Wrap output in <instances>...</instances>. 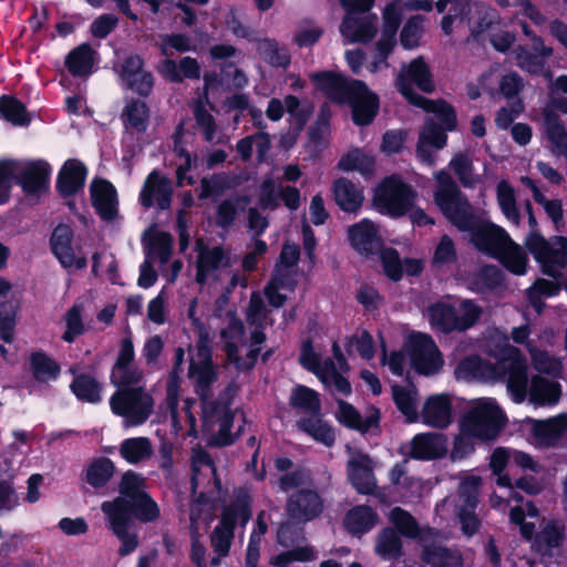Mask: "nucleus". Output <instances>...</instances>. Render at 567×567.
I'll return each instance as SVG.
<instances>
[{"label":"nucleus","instance_id":"obj_57","mask_svg":"<svg viewBox=\"0 0 567 567\" xmlns=\"http://www.w3.org/2000/svg\"><path fill=\"white\" fill-rule=\"evenodd\" d=\"M457 251L453 239L449 235H443L436 245L431 265L433 268H442L456 262Z\"/></svg>","mask_w":567,"mask_h":567},{"label":"nucleus","instance_id":"obj_24","mask_svg":"<svg viewBox=\"0 0 567 567\" xmlns=\"http://www.w3.org/2000/svg\"><path fill=\"white\" fill-rule=\"evenodd\" d=\"M422 422L435 429H446L452 423V400L446 393L430 395L421 412Z\"/></svg>","mask_w":567,"mask_h":567},{"label":"nucleus","instance_id":"obj_20","mask_svg":"<svg viewBox=\"0 0 567 567\" xmlns=\"http://www.w3.org/2000/svg\"><path fill=\"white\" fill-rule=\"evenodd\" d=\"M91 203L101 219L111 221L117 216V192L107 179H94L90 185Z\"/></svg>","mask_w":567,"mask_h":567},{"label":"nucleus","instance_id":"obj_31","mask_svg":"<svg viewBox=\"0 0 567 567\" xmlns=\"http://www.w3.org/2000/svg\"><path fill=\"white\" fill-rule=\"evenodd\" d=\"M567 431V414H559L547 420H533L532 434L542 444L553 446Z\"/></svg>","mask_w":567,"mask_h":567},{"label":"nucleus","instance_id":"obj_42","mask_svg":"<svg viewBox=\"0 0 567 567\" xmlns=\"http://www.w3.org/2000/svg\"><path fill=\"white\" fill-rule=\"evenodd\" d=\"M544 126L547 140L559 154L567 158V131L555 111L550 109L544 111Z\"/></svg>","mask_w":567,"mask_h":567},{"label":"nucleus","instance_id":"obj_9","mask_svg":"<svg viewBox=\"0 0 567 567\" xmlns=\"http://www.w3.org/2000/svg\"><path fill=\"white\" fill-rule=\"evenodd\" d=\"M505 424L506 415L497 403L484 400L463 416L460 427L481 441H492Z\"/></svg>","mask_w":567,"mask_h":567},{"label":"nucleus","instance_id":"obj_50","mask_svg":"<svg viewBox=\"0 0 567 567\" xmlns=\"http://www.w3.org/2000/svg\"><path fill=\"white\" fill-rule=\"evenodd\" d=\"M153 453L148 437L125 439L120 445L121 456L130 464H137L151 457Z\"/></svg>","mask_w":567,"mask_h":567},{"label":"nucleus","instance_id":"obj_56","mask_svg":"<svg viewBox=\"0 0 567 567\" xmlns=\"http://www.w3.org/2000/svg\"><path fill=\"white\" fill-rule=\"evenodd\" d=\"M197 262L215 271L219 268L230 267V257L225 252L221 246H214L212 248L203 247L198 251Z\"/></svg>","mask_w":567,"mask_h":567},{"label":"nucleus","instance_id":"obj_64","mask_svg":"<svg viewBox=\"0 0 567 567\" xmlns=\"http://www.w3.org/2000/svg\"><path fill=\"white\" fill-rule=\"evenodd\" d=\"M134 518L142 523H152L156 520L161 511L154 498H127Z\"/></svg>","mask_w":567,"mask_h":567},{"label":"nucleus","instance_id":"obj_10","mask_svg":"<svg viewBox=\"0 0 567 567\" xmlns=\"http://www.w3.org/2000/svg\"><path fill=\"white\" fill-rule=\"evenodd\" d=\"M112 412L124 417L127 426L144 424L153 413L154 399L143 386L120 389L110 399Z\"/></svg>","mask_w":567,"mask_h":567},{"label":"nucleus","instance_id":"obj_41","mask_svg":"<svg viewBox=\"0 0 567 567\" xmlns=\"http://www.w3.org/2000/svg\"><path fill=\"white\" fill-rule=\"evenodd\" d=\"M415 107L422 109L427 113H433L439 120V124L445 130L453 132L457 127V114L455 107L444 99L430 100L425 97V103H417Z\"/></svg>","mask_w":567,"mask_h":567},{"label":"nucleus","instance_id":"obj_13","mask_svg":"<svg viewBox=\"0 0 567 567\" xmlns=\"http://www.w3.org/2000/svg\"><path fill=\"white\" fill-rule=\"evenodd\" d=\"M409 358L411 367L421 375H433L443 365V358L433 338L426 333H414L410 338Z\"/></svg>","mask_w":567,"mask_h":567},{"label":"nucleus","instance_id":"obj_29","mask_svg":"<svg viewBox=\"0 0 567 567\" xmlns=\"http://www.w3.org/2000/svg\"><path fill=\"white\" fill-rule=\"evenodd\" d=\"M332 193L336 204L346 213H357L364 200L362 189L344 177L333 182Z\"/></svg>","mask_w":567,"mask_h":567},{"label":"nucleus","instance_id":"obj_14","mask_svg":"<svg viewBox=\"0 0 567 567\" xmlns=\"http://www.w3.org/2000/svg\"><path fill=\"white\" fill-rule=\"evenodd\" d=\"M144 60L138 54L126 56L120 65L118 76L124 89L141 97H148L154 87V75L144 69Z\"/></svg>","mask_w":567,"mask_h":567},{"label":"nucleus","instance_id":"obj_21","mask_svg":"<svg viewBox=\"0 0 567 567\" xmlns=\"http://www.w3.org/2000/svg\"><path fill=\"white\" fill-rule=\"evenodd\" d=\"M336 419L347 429L365 434L372 429L380 430L381 412L378 408L372 406L370 413L362 417L361 413L351 403L338 400Z\"/></svg>","mask_w":567,"mask_h":567},{"label":"nucleus","instance_id":"obj_36","mask_svg":"<svg viewBox=\"0 0 567 567\" xmlns=\"http://www.w3.org/2000/svg\"><path fill=\"white\" fill-rule=\"evenodd\" d=\"M233 502L223 508L220 520L217 526L235 533L237 524L243 527L251 518V498H231Z\"/></svg>","mask_w":567,"mask_h":567},{"label":"nucleus","instance_id":"obj_19","mask_svg":"<svg viewBox=\"0 0 567 567\" xmlns=\"http://www.w3.org/2000/svg\"><path fill=\"white\" fill-rule=\"evenodd\" d=\"M389 520L393 525L392 528L398 532L400 537L426 542L439 536L436 528L429 525L421 526L410 512L399 506L390 511Z\"/></svg>","mask_w":567,"mask_h":567},{"label":"nucleus","instance_id":"obj_15","mask_svg":"<svg viewBox=\"0 0 567 567\" xmlns=\"http://www.w3.org/2000/svg\"><path fill=\"white\" fill-rule=\"evenodd\" d=\"M197 357L199 361L193 359L188 367V378L194 379V391L204 401V398H213V384L218 379V372L214 365L212 350L204 343L197 344Z\"/></svg>","mask_w":567,"mask_h":567},{"label":"nucleus","instance_id":"obj_11","mask_svg":"<svg viewBox=\"0 0 567 567\" xmlns=\"http://www.w3.org/2000/svg\"><path fill=\"white\" fill-rule=\"evenodd\" d=\"M101 509L105 514L107 528L121 542L120 556L133 553L138 547V536L130 532L134 523V512H132L127 498H113V501L104 502Z\"/></svg>","mask_w":567,"mask_h":567},{"label":"nucleus","instance_id":"obj_39","mask_svg":"<svg viewBox=\"0 0 567 567\" xmlns=\"http://www.w3.org/2000/svg\"><path fill=\"white\" fill-rule=\"evenodd\" d=\"M422 559L433 567H462V555L446 546L430 544L422 549Z\"/></svg>","mask_w":567,"mask_h":567},{"label":"nucleus","instance_id":"obj_4","mask_svg":"<svg viewBox=\"0 0 567 567\" xmlns=\"http://www.w3.org/2000/svg\"><path fill=\"white\" fill-rule=\"evenodd\" d=\"M416 199L415 188L401 175L391 174L383 177L374 188L372 204L380 214L399 219L412 210Z\"/></svg>","mask_w":567,"mask_h":567},{"label":"nucleus","instance_id":"obj_3","mask_svg":"<svg viewBox=\"0 0 567 567\" xmlns=\"http://www.w3.org/2000/svg\"><path fill=\"white\" fill-rule=\"evenodd\" d=\"M16 159H0V205L9 202L12 183L27 195H40L50 188L52 167L45 159L30 161L20 172Z\"/></svg>","mask_w":567,"mask_h":567},{"label":"nucleus","instance_id":"obj_18","mask_svg":"<svg viewBox=\"0 0 567 567\" xmlns=\"http://www.w3.org/2000/svg\"><path fill=\"white\" fill-rule=\"evenodd\" d=\"M347 474L351 485L360 495L378 496L374 494L377 480L373 473V461L364 453L358 452L347 463Z\"/></svg>","mask_w":567,"mask_h":567},{"label":"nucleus","instance_id":"obj_30","mask_svg":"<svg viewBox=\"0 0 567 567\" xmlns=\"http://www.w3.org/2000/svg\"><path fill=\"white\" fill-rule=\"evenodd\" d=\"M96 51L84 42L72 49L65 56L64 64L74 78H84L93 72Z\"/></svg>","mask_w":567,"mask_h":567},{"label":"nucleus","instance_id":"obj_17","mask_svg":"<svg viewBox=\"0 0 567 567\" xmlns=\"http://www.w3.org/2000/svg\"><path fill=\"white\" fill-rule=\"evenodd\" d=\"M377 32L378 16L373 12H346L340 24V33L349 43H368L374 39Z\"/></svg>","mask_w":567,"mask_h":567},{"label":"nucleus","instance_id":"obj_23","mask_svg":"<svg viewBox=\"0 0 567 567\" xmlns=\"http://www.w3.org/2000/svg\"><path fill=\"white\" fill-rule=\"evenodd\" d=\"M87 175L86 166L76 158L64 162L56 177V192L63 198H69L84 187Z\"/></svg>","mask_w":567,"mask_h":567},{"label":"nucleus","instance_id":"obj_16","mask_svg":"<svg viewBox=\"0 0 567 567\" xmlns=\"http://www.w3.org/2000/svg\"><path fill=\"white\" fill-rule=\"evenodd\" d=\"M348 239L351 247L364 258L375 257L385 246L378 226L369 218L349 226Z\"/></svg>","mask_w":567,"mask_h":567},{"label":"nucleus","instance_id":"obj_47","mask_svg":"<svg viewBox=\"0 0 567 567\" xmlns=\"http://www.w3.org/2000/svg\"><path fill=\"white\" fill-rule=\"evenodd\" d=\"M495 259L513 275L523 276L527 271V255L513 239L512 244L504 246L502 252Z\"/></svg>","mask_w":567,"mask_h":567},{"label":"nucleus","instance_id":"obj_54","mask_svg":"<svg viewBox=\"0 0 567 567\" xmlns=\"http://www.w3.org/2000/svg\"><path fill=\"white\" fill-rule=\"evenodd\" d=\"M286 112L289 114L290 127L298 135L311 116V109L301 107L300 100L292 94L285 96Z\"/></svg>","mask_w":567,"mask_h":567},{"label":"nucleus","instance_id":"obj_63","mask_svg":"<svg viewBox=\"0 0 567 567\" xmlns=\"http://www.w3.org/2000/svg\"><path fill=\"white\" fill-rule=\"evenodd\" d=\"M146 481L142 474L132 470L123 473L118 483V496H150L146 492Z\"/></svg>","mask_w":567,"mask_h":567},{"label":"nucleus","instance_id":"obj_45","mask_svg":"<svg viewBox=\"0 0 567 567\" xmlns=\"http://www.w3.org/2000/svg\"><path fill=\"white\" fill-rule=\"evenodd\" d=\"M289 404L293 409L309 412L312 416H320L321 401L319 393L311 388L297 384L290 394Z\"/></svg>","mask_w":567,"mask_h":567},{"label":"nucleus","instance_id":"obj_46","mask_svg":"<svg viewBox=\"0 0 567 567\" xmlns=\"http://www.w3.org/2000/svg\"><path fill=\"white\" fill-rule=\"evenodd\" d=\"M29 361L32 375L39 382L55 380L60 374L59 363L42 350L32 352Z\"/></svg>","mask_w":567,"mask_h":567},{"label":"nucleus","instance_id":"obj_49","mask_svg":"<svg viewBox=\"0 0 567 567\" xmlns=\"http://www.w3.org/2000/svg\"><path fill=\"white\" fill-rule=\"evenodd\" d=\"M0 117L16 126L29 125L31 118L25 105L16 96H0Z\"/></svg>","mask_w":567,"mask_h":567},{"label":"nucleus","instance_id":"obj_28","mask_svg":"<svg viewBox=\"0 0 567 567\" xmlns=\"http://www.w3.org/2000/svg\"><path fill=\"white\" fill-rule=\"evenodd\" d=\"M279 487L282 492L300 488L295 496H320L319 488L313 482L311 471L301 465L281 475L279 478Z\"/></svg>","mask_w":567,"mask_h":567},{"label":"nucleus","instance_id":"obj_48","mask_svg":"<svg viewBox=\"0 0 567 567\" xmlns=\"http://www.w3.org/2000/svg\"><path fill=\"white\" fill-rule=\"evenodd\" d=\"M256 50L260 58L271 66L286 69L290 65V54L287 49L279 48L275 39L265 38L257 40Z\"/></svg>","mask_w":567,"mask_h":567},{"label":"nucleus","instance_id":"obj_35","mask_svg":"<svg viewBox=\"0 0 567 567\" xmlns=\"http://www.w3.org/2000/svg\"><path fill=\"white\" fill-rule=\"evenodd\" d=\"M73 236V230L69 225L59 224L50 237L51 251L64 268L72 267Z\"/></svg>","mask_w":567,"mask_h":567},{"label":"nucleus","instance_id":"obj_7","mask_svg":"<svg viewBox=\"0 0 567 567\" xmlns=\"http://www.w3.org/2000/svg\"><path fill=\"white\" fill-rule=\"evenodd\" d=\"M202 408V432L208 436V444L224 447L235 442L231 433L234 425V413L228 402L204 398L200 401Z\"/></svg>","mask_w":567,"mask_h":567},{"label":"nucleus","instance_id":"obj_8","mask_svg":"<svg viewBox=\"0 0 567 567\" xmlns=\"http://www.w3.org/2000/svg\"><path fill=\"white\" fill-rule=\"evenodd\" d=\"M413 86L425 94L435 92L433 73L423 55L402 64L395 79V87L409 104L414 106L417 103H425V96L419 94Z\"/></svg>","mask_w":567,"mask_h":567},{"label":"nucleus","instance_id":"obj_37","mask_svg":"<svg viewBox=\"0 0 567 567\" xmlns=\"http://www.w3.org/2000/svg\"><path fill=\"white\" fill-rule=\"evenodd\" d=\"M70 391L80 402L97 404L101 402L102 384L89 373L75 374Z\"/></svg>","mask_w":567,"mask_h":567},{"label":"nucleus","instance_id":"obj_2","mask_svg":"<svg viewBox=\"0 0 567 567\" xmlns=\"http://www.w3.org/2000/svg\"><path fill=\"white\" fill-rule=\"evenodd\" d=\"M310 81L331 102L348 105L354 125L368 126L378 116L380 97L364 81L332 70L315 72Z\"/></svg>","mask_w":567,"mask_h":567},{"label":"nucleus","instance_id":"obj_27","mask_svg":"<svg viewBox=\"0 0 567 567\" xmlns=\"http://www.w3.org/2000/svg\"><path fill=\"white\" fill-rule=\"evenodd\" d=\"M190 468L193 482V493L190 496H207L204 492H200L198 495H196V482L198 475L202 472V468L207 470L208 474L212 476L213 484L216 492L218 493V496H227V492L224 494L221 481L217 474V467L214 460L212 458L210 454L202 446L192 449Z\"/></svg>","mask_w":567,"mask_h":567},{"label":"nucleus","instance_id":"obj_51","mask_svg":"<svg viewBox=\"0 0 567 567\" xmlns=\"http://www.w3.org/2000/svg\"><path fill=\"white\" fill-rule=\"evenodd\" d=\"M392 395L396 409L405 416L406 422H417L416 391L395 384L392 388Z\"/></svg>","mask_w":567,"mask_h":567},{"label":"nucleus","instance_id":"obj_32","mask_svg":"<svg viewBox=\"0 0 567 567\" xmlns=\"http://www.w3.org/2000/svg\"><path fill=\"white\" fill-rule=\"evenodd\" d=\"M374 551L385 561H394L403 557V542L398 532L391 526L383 527L377 535Z\"/></svg>","mask_w":567,"mask_h":567},{"label":"nucleus","instance_id":"obj_26","mask_svg":"<svg viewBox=\"0 0 567 567\" xmlns=\"http://www.w3.org/2000/svg\"><path fill=\"white\" fill-rule=\"evenodd\" d=\"M379 522L378 513L369 505H357L343 517L344 529L353 537H361L372 530Z\"/></svg>","mask_w":567,"mask_h":567},{"label":"nucleus","instance_id":"obj_62","mask_svg":"<svg viewBox=\"0 0 567 567\" xmlns=\"http://www.w3.org/2000/svg\"><path fill=\"white\" fill-rule=\"evenodd\" d=\"M231 187L230 177L227 173H216L210 178L204 177L200 181L199 199L220 196Z\"/></svg>","mask_w":567,"mask_h":567},{"label":"nucleus","instance_id":"obj_58","mask_svg":"<svg viewBox=\"0 0 567 567\" xmlns=\"http://www.w3.org/2000/svg\"><path fill=\"white\" fill-rule=\"evenodd\" d=\"M249 203L248 196H237L235 202L231 199H224L219 203L216 209V224L223 229H228L235 223L238 215V204Z\"/></svg>","mask_w":567,"mask_h":567},{"label":"nucleus","instance_id":"obj_1","mask_svg":"<svg viewBox=\"0 0 567 567\" xmlns=\"http://www.w3.org/2000/svg\"><path fill=\"white\" fill-rule=\"evenodd\" d=\"M434 178L436 186L433 199L443 216L458 230L468 231L471 243L480 252L494 259L498 257L504 246L512 244L508 233L495 224L477 221L467 196L449 172L441 169Z\"/></svg>","mask_w":567,"mask_h":567},{"label":"nucleus","instance_id":"obj_55","mask_svg":"<svg viewBox=\"0 0 567 567\" xmlns=\"http://www.w3.org/2000/svg\"><path fill=\"white\" fill-rule=\"evenodd\" d=\"M166 66L171 72V80L173 82H181L183 78L189 80H198L200 78L199 63L192 56H184L179 60V72L177 71L176 63L173 60H167Z\"/></svg>","mask_w":567,"mask_h":567},{"label":"nucleus","instance_id":"obj_6","mask_svg":"<svg viewBox=\"0 0 567 567\" xmlns=\"http://www.w3.org/2000/svg\"><path fill=\"white\" fill-rule=\"evenodd\" d=\"M481 313L482 309L470 299L461 302L460 311L445 301H436L427 308L432 328L443 333L466 331L480 320Z\"/></svg>","mask_w":567,"mask_h":567},{"label":"nucleus","instance_id":"obj_53","mask_svg":"<svg viewBox=\"0 0 567 567\" xmlns=\"http://www.w3.org/2000/svg\"><path fill=\"white\" fill-rule=\"evenodd\" d=\"M497 202L507 219L515 225L519 224L520 213L516 205L514 188L505 181L502 179L497 184Z\"/></svg>","mask_w":567,"mask_h":567},{"label":"nucleus","instance_id":"obj_33","mask_svg":"<svg viewBox=\"0 0 567 567\" xmlns=\"http://www.w3.org/2000/svg\"><path fill=\"white\" fill-rule=\"evenodd\" d=\"M121 120L126 130L143 134L150 124V107L140 99H131L123 109Z\"/></svg>","mask_w":567,"mask_h":567},{"label":"nucleus","instance_id":"obj_43","mask_svg":"<svg viewBox=\"0 0 567 567\" xmlns=\"http://www.w3.org/2000/svg\"><path fill=\"white\" fill-rule=\"evenodd\" d=\"M561 395V386L556 381H549L542 377L532 379L529 400L534 404L545 405L557 403Z\"/></svg>","mask_w":567,"mask_h":567},{"label":"nucleus","instance_id":"obj_38","mask_svg":"<svg viewBox=\"0 0 567 567\" xmlns=\"http://www.w3.org/2000/svg\"><path fill=\"white\" fill-rule=\"evenodd\" d=\"M298 429L312 437L316 442L331 447L336 443V433L333 427L320 416L301 417L297 422Z\"/></svg>","mask_w":567,"mask_h":567},{"label":"nucleus","instance_id":"obj_52","mask_svg":"<svg viewBox=\"0 0 567 567\" xmlns=\"http://www.w3.org/2000/svg\"><path fill=\"white\" fill-rule=\"evenodd\" d=\"M384 276L393 282H399L403 278V259H401L398 249L393 247H383L378 252Z\"/></svg>","mask_w":567,"mask_h":567},{"label":"nucleus","instance_id":"obj_44","mask_svg":"<svg viewBox=\"0 0 567 567\" xmlns=\"http://www.w3.org/2000/svg\"><path fill=\"white\" fill-rule=\"evenodd\" d=\"M115 473V465L109 457L93 460L83 474V481L94 488L104 487Z\"/></svg>","mask_w":567,"mask_h":567},{"label":"nucleus","instance_id":"obj_61","mask_svg":"<svg viewBox=\"0 0 567 567\" xmlns=\"http://www.w3.org/2000/svg\"><path fill=\"white\" fill-rule=\"evenodd\" d=\"M289 550L282 551L270 559V564L276 567H287L293 561H312L316 559V551L309 545L305 547H288Z\"/></svg>","mask_w":567,"mask_h":567},{"label":"nucleus","instance_id":"obj_25","mask_svg":"<svg viewBox=\"0 0 567 567\" xmlns=\"http://www.w3.org/2000/svg\"><path fill=\"white\" fill-rule=\"evenodd\" d=\"M446 453L445 439L439 433H420L411 442L410 456L414 460L432 461Z\"/></svg>","mask_w":567,"mask_h":567},{"label":"nucleus","instance_id":"obj_22","mask_svg":"<svg viewBox=\"0 0 567 567\" xmlns=\"http://www.w3.org/2000/svg\"><path fill=\"white\" fill-rule=\"evenodd\" d=\"M172 194L173 190L169 181L166 177H162L159 173L154 169L146 177L140 193V203L144 208H151L154 205V196H156L158 209L167 210L172 204Z\"/></svg>","mask_w":567,"mask_h":567},{"label":"nucleus","instance_id":"obj_59","mask_svg":"<svg viewBox=\"0 0 567 567\" xmlns=\"http://www.w3.org/2000/svg\"><path fill=\"white\" fill-rule=\"evenodd\" d=\"M143 379V373L132 364L125 368L112 367L110 380L111 383L117 389H132L140 384Z\"/></svg>","mask_w":567,"mask_h":567},{"label":"nucleus","instance_id":"obj_40","mask_svg":"<svg viewBox=\"0 0 567 567\" xmlns=\"http://www.w3.org/2000/svg\"><path fill=\"white\" fill-rule=\"evenodd\" d=\"M375 158L363 153L360 148L349 151L338 162L337 167L343 172H359L363 177L370 178L375 172Z\"/></svg>","mask_w":567,"mask_h":567},{"label":"nucleus","instance_id":"obj_12","mask_svg":"<svg viewBox=\"0 0 567 567\" xmlns=\"http://www.w3.org/2000/svg\"><path fill=\"white\" fill-rule=\"evenodd\" d=\"M540 265L542 272L553 279L561 277L560 269L567 266V238L554 236L550 244L543 235H533L527 249Z\"/></svg>","mask_w":567,"mask_h":567},{"label":"nucleus","instance_id":"obj_5","mask_svg":"<svg viewBox=\"0 0 567 567\" xmlns=\"http://www.w3.org/2000/svg\"><path fill=\"white\" fill-rule=\"evenodd\" d=\"M287 513L293 522H282L276 534L281 547H303L306 533L303 523L318 517L323 511V498H287Z\"/></svg>","mask_w":567,"mask_h":567},{"label":"nucleus","instance_id":"obj_60","mask_svg":"<svg viewBox=\"0 0 567 567\" xmlns=\"http://www.w3.org/2000/svg\"><path fill=\"white\" fill-rule=\"evenodd\" d=\"M173 236L167 231H155L147 240L146 247L150 254L158 257L162 264H166L173 251Z\"/></svg>","mask_w":567,"mask_h":567},{"label":"nucleus","instance_id":"obj_34","mask_svg":"<svg viewBox=\"0 0 567 567\" xmlns=\"http://www.w3.org/2000/svg\"><path fill=\"white\" fill-rule=\"evenodd\" d=\"M527 364L520 357L513 358L507 367V390L516 403L525 401L527 395Z\"/></svg>","mask_w":567,"mask_h":567}]
</instances>
